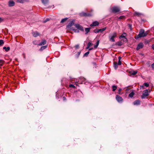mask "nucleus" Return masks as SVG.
Segmentation results:
<instances>
[{
    "label": "nucleus",
    "instance_id": "f257e3e1",
    "mask_svg": "<svg viewBox=\"0 0 154 154\" xmlns=\"http://www.w3.org/2000/svg\"><path fill=\"white\" fill-rule=\"evenodd\" d=\"M147 33L146 32H145L144 30L143 29H140L139 34L137 35L135 38L138 39L139 38L144 37L147 35Z\"/></svg>",
    "mask_w": 154,
    "mask_h": 154
},
{
    "label": "nucleus",
    "instance_id": "f03ea898",
    "mask_svg": "<svg viewBox=\"0 0 154 154\" xmlns=\"http://www.w3.org/2000/svg\"><path fill=\"white\" fill-rule=\"evenodd\" d=\"M117 33L115 32L110 34L109 36V41L112 42H114L115 41L114 38L117 36Z\"/></svg>",
    "mask_w": 154,
    "mask_h": 154
},
{
    "label": "nucleus",
    "instance_id": "7ed1b4c3",
    "mask_svg": "<svg viewBox=\"0 0 154 154\" xmlns=\"http://www.w3.org/2000/svg\"><path fill=\"white\" fill-rule=\"evenodd\" d=\"M85 80L86 79L85 78L81 77L79 78L78 81L77 80L75 81V84L76 85H77L78 84H85L86 83L85 82Z\"/></svg>",
    "mask_w": 154,
    "mask_h": 154
},
{
    "label": "nucleus",
    "instance_id": "20e7f679",
    "mask_svg": "<svg viewBox=\"0 0 154 154\" xmlns=\"http://www.w3.org/2000/svg\"><path fill=\"white\" fill-rule=\"evenodd\" d=\"M149 95L148 90L147 89L145 90L143 93L141 97L142 99L145 98L146 97L148 96Z\"/></svg>",
    "mask_w": 154,
    "mask_h": 154
},
{
    "label": "nucleus",
    "instance_id": "39448f33",
    "mask_svg": "<svg viewBox=\"0 0 154 154\" xmlns=\"http://www.w3.org/2000/svg\"><path fill=\"white\" fill-rule=\"evenodd\" d=\"M116 99L119 103H122L123 101V99L122 97L118 95H116Z\"/></svg>",
    "mask_w": 154,
    "mask_h": 154
},
{
    "label": "nucleus",
    "instance_id": "423d86ee",
    "mask_svg": "<svg viewBox=\"0 0 154 154\" xmlns=\"http://www.w3.org/2000/svg\"><path fill=\"white\" fill-rule=\"evenodd\" d=\"M119 8L118 7L116 6H114L113 7L112 9V12L114 13H116L119 12Z\"/></svg>",
    "mask_w": 154,
    "mask_h": 154
},
{
    "label": "nucleus",
    "instance_id": "0eeeda50",
    "mask_svg": "<svg viewBox=\"0 0 154 154\" xmlns=\"http://www.w3.org/2000/svg\"><path fill=\"white\" fill-rule=\"evenodd\" d=\"M15 5V2L12 0H10L8 2V5L9 7H13Z\"/></svg>",
    "mask_w": 154,
    "mask_h": 154
},
{
    "label": "nucleus",
    "instance_id": "6e6552de",
    "mask_svg": "<svg viewBox=\"0 0 154 154\" xmlns=\"http://www.w3.org/2000/svg\"><path fill=\"white\" fill-rule=\"evenodd\" d=\"M75 26L76 28L82 31H84V29L83 27L82 26L79 25V24H75Z\"/></svg>",
    "mask_w": 154,
    "mask_h": 154
},
{
    "label": "nucleus",
    "instance_id": "1a4fd4ad",
    "mask_svg": "<svg viewBox=\"0 0 154 154\" xmlns=\"http://www.w3.org/2000/svg\"><path fill=\"white\" fill-rule=\"evenodd\" d=\"M74 24V21L73 20L71 21L66 26L67 28L70 29L71 27Z\"/></svg>",
    "mask_w": 154,
    "mask_h": 154
},
{
    "label": "nucleus",
    "instance_id": "9d476101",
    "mask_svg": "<svg viewBox=\"0 0 154 154\" xmlns=\"http://www.w3.org/2000/svg\"><path fill=\"white\" fill-rule=\"evenodd\" d=\"M143 43L140 42L136 48V50L138 51L140 49L142 48L143 47Z\"/></svg>",
    "mask_w": 154,
    "mask_h": 154
},
{
    "label": "nucleus",
    "instance_id": "9b49d317",
    "mask_svg": "<svg viewBox=\"0 0 154 154\" xmlns=\"http://www.w3.org/2000/svg\"><path fill=\"white\" fill-rule=\"evenodd\" d=\"M80 15L81 16H90L91 15L90 14H87L85 12H81L80 13Z\"/></svg>",
    "mask_w": 154,
    "mask_h": 154
},
{
    "label": "nucleus",
    "instance_id": "f8f14e48",
    "mask_svg": "<svg viewBox=\"0 0 154 154\" xmlns=\"http://www.w3.org/2000/svg\"><path fill=\"white\" fill-rule=\"evenodd\" d=\"M99 23L97 21H95L93 22L90 25V26H96L99 25Z\"/></svg>",
    "mask_w": 154,
    "mask_h": 154
},
{
    "label": "nucleus",
    "instance_id": "ddd939ff",
    "mask_svg": "<svg viewBox=\"0 0 154 154\" xmlns=\"http://www.w3.org/2000/svg\"><path fill=\"white\" fill-rule=\"evenodd\" d=\"M126 34L125 32H123L122 33V34L119 36V38H125L126 39V41H125V42H127V39L125 38V36H126Z\"/></svg>",
    "mask_w": 154,
    "mask_h": 154
},
{
    "label": "nucleus",
    "instance_id": "4468645a",
    "mask_svg": "<svg viewBox=\"0 0 154 154\" xmlns=\"http://www.w3.org/2000/svg\"><path fill=\"white\" fill-rule=\"evenodd\" d=\"M32 34L34 37H36L40 35L39 33L37 32H33Z\"/></svg>",
    "mask_w": 154,
    "mask_h": 154
},
{
    "label": "nucleus",
    "instance_id": "2eb2a0df",
    "mask_svg": "<svg viewBox=\"0 0 154 154\" xmlns=\"http://www.w3.org/2000/svg\"><path fill=\"white\" fill-rule=\"evenodd\" d=\"M140 101L139 100H137L133 102V104L134 105H139L140 104Z\"/></svg>",
    "mask_w": 154,
    "mask_h": 154
},
{
    "label": "nucleus",
    "instance_id": "dca6fc26",
    "mask_svg": "<svg viewBox=\"0 0 154 154\" xmlns=\"http://www.w3.org/2000/svg\"><path fill=\"white\" fill-rule=\"evenodd\" d=\"M46 41L45 40H42V42L39 43L38 45L39 46L44 45L46 44Z\"/></svg>",
    "mask_w": 154,
    "mask_h": 154
},
{
    "label": "nucleus",
    "instance_id": "f3484780",
    "mask_svg": "<svg viewBox=\"0 0 154 154\" xmlns=\"http://www.w3.org/2000/svg\"><path fill=\"white\" fill-rule=\"evenodd\" d=\"M137 70L130 71V74L131 75H134L137 73Z\"/></svg>",
    "mask_w": 154,
    "mask_h": 154
},
{
    "label": "nucleus",
    "instance_id": "a211bd4d",
    "mask_svg": "<svg viewBox=\"0 0 154 154\" xmlns=\"http://www.w3.org/2000/svg\"><path fill=\"white\" fill-rule=\"evenodd\" d=\"M90 29V28H86L85 29V34H87L89 32Z\"/></svg>",
    "mask_w": 154,
    "mask_h": 154
},
{
    "label": "nucleus",
    "instance_id": "6ab92c4d",
    "mask_svg": "<svg viewBox=\"0 0 154 154\" xmlns=\"http://www.w3.org/2000/svg\"><path fill=\"white\" fill-rule=\"evenodd\" d=\"M134 15L135 16L139 17L140 15H142V14L137 12H135L134 13Z\"/></svg>",
    "mask_w": 154,
    "mask_h": 154
},
{
    "label": "nucleus",
    "instance_id": "aec40b11",
    "mask_svg": "<svg viewBox=\"0 0 154 154\" xmlns=\"http://www.w3.org/2000/svg\"><path fill=\"white\" fill-rule=\"evenodd\" d=\"M47 47V45L44 46H42L40 48L39 50L40 51H42L45 49H46Z\"/></svg>",
    "mask_w": 154,
    "mask_h": 154
},
{
    "label": "nucleus",
    "instance_id": "412c9836",
    "mask_svg": "<svg viewBox=\"0 0 154 154\" xmlns=\"http://www.w3.org/2000/svg\"><path fill=\"white\" fill-rule=\"evenodd\" d=\"M134 94V92L133 91H132L129 94V97L132 98L133 97Z\"/></svg>",
    "mask_w": 154,
    "mask_h": 154
},
{
    "label": "nucleus",
    "instance_id": "4be33fe9",
    "mask_svg": "<svg viewBox=\"0 0 154 154\" xmlns=\"http://www.w3.org/2000/svg\"><path fill=\"white\" fill-rule=\"evenodd\" d=\"M3 49L4 50H5V51H8L10 49V48L9 47H4L3 48Z\"/></svg>",
    "mask_w": 154,
    "mask_h": 154
},
{
    "label": "nucleus",
    "instance_id": "5701e85b",
    "mask_svg": "<svg viewBox=\"0 0 154 154\" xmlns=\"http://www.w3.org/2000/svg\"><path fill=\"white\" fill-rule=\"evenodd\" d=\"M118 64L116 62H115L114 63V67L115 69L118 68Z\"/></svg>",
    "mask_w": 154,
    "mask_h": 154
},
{
    "label": "nucleus",
    "instance_id": "b1692460",
    "mask_svg": "<svg viewBox=\"0 0 154 154\" xmlns=\"http://www.w3.org/2000/svg\"><path fill=\"white\" fill-rule=\"evenodd\" d=\"M106 27H104V28H102V29H99V32H103V31H104L106 29Z\"/></svg>",
    "mask_w": 154,
    "mask_h": 154
},
{
    "label": "nucleus",
    "instance_id": "393cba45",
    "mask_svg": "<svg viewBox=\"0 0 154 154\" xmlns=\"http://www.w3.org/2000/svg\"><path fill=\"white\" fill-rule=\"evenodd\" d=\"M42 3L44 4L45 5L47 4L48 2V0H41Z\"/></svg>",
    "mask_w": 154,
    "mask_h": 154
},
{
    "label": "nucleus",
    "instance_id": "a878e982",
    "mask_svg": "<svg viewBox=\"0 0 154 154\" xmlns=\"http://www.w3.org/2000/svg\"><path fill=\"white\" fill-rule=\"evenodd\" d=\"M68 19V18H65L63 19H62L60 22L61 23H63L65 22Z\"/></svg>",
    "mask_w": 154,
    "mask_h": 154
},
{
    "label": "nucleus",
    "instance_id": "bb28decb",
    "mask_svg": "<svg viewBox=\"0 0 154 154\" xmlns=\"http://www.w3.org/2000/svg\"><path fill=\"white\" fill-rule=\"evenodd\" d=\"M4 62L5 61L4 60H0V66H2Z\"/></svg>",
    "mask_w": 154,
    "mask_h": 154
},
{
    "label": "nucleus",
    "instance_id": "cd10ccee",
    "mask_svg": "<svg viewBox=\"0 0 154 154\" xmlns=\"http://www.w3.org/2000/svg\"><path fill=\"white\" fill-rule=\"evenodd\" d=\"M112 87L113 91H115L117 88V86L116 85H113Z\"/></svg>",
    "mask_w": 154,
    "mask_h": 154
},
{
    "label": "nucleus",
    "instance_id": "c85d7f7f",
    "mask_svg": "<svg viewBox=\"0 0 154 154\" xmlns=\"http://www.w3.org/2000/svg\"><path fill=\"white\" fill-rule=\"evenodd\" d=\"M99 41H97V42L96 43L95 45L94 46V48H96L98 47V46L99 45Z\"/></svg>",
    "mask_w": 154,
    "mask_h": 154
},
{
    "label": "nucleus",
    "instance_id": "c756f323",
    "mask_svg": "<svg viewBox=\"0 0 154 154\" xmlns=\"http://www.w3.org/2000/svg\"><path fill=\"white\" fill-rule=\"evenodd\" d=\"M4 43V41L3 40H0V46H2Z\"/></svg>",
    "mask_w": 154,
    "mask_h": 154
},
{
    "label": "nucleus",
    "instance_id": "7c9ffc66",
    "mask_svg": "<svg viewBox=\"0 0 154 154\" xmlns=\"http://www.w3.org/2000/svg\"><path fill=\"white\" fill-rule=\"evenodd\" d=\"M94 32L96 33H98L99 32V29H94Z\"/></svg>",
    "mask_w": 154,
    "mask_h": 154
},
{
    "label": "nucleus",
    "instance_id": "2f4dec72",
    "mask_svg": "<svg viewBox=\"0 0 154 154\" xmlns=\"http://www.w3.org/2000/svg\"><path fill=\"white\" fill-rule=\"evenodd\" d=\"M89 51H87V52H86V53H85L84 54V57L87 56L88 55V54H89Z\"/></svg>",
    "mask_w": 154,
    "mask_h": 154
},
{
    "label": "nucleus",
    "instance_id": "473e14b6",
    "mask_svg": "<svg viewBox=\"0 0 154 154\" xmlns=\"http://www.w3.org/2000/svg\"><path fill=\"white\" fill-rule=\"evenodd\" d=\"M125 17L124 16H120L119 18V19H124L125 18Z\"/></svg>",
    "mask_w": 154,
    "mask_h": 154
},
{
    "label": "nucleus",
    "instance_id": "72a5a7b5",
    "mask_svg": "<svg viewBox=\"0 0 154 154\" xmlns=\"http://www.w3.org/2000/svg\"><path fill=\"white\" fill-rule=\"evenodd\" d=\"M17 2L20 3H23V0H17Z\"/></svg>",
    "mask_w": 154,
    "mask_h": 154
},
{
    "label": "nucleus",
    "instance_id": "f704fd0d",
    "mask_svg": "<svg viewBox=\"0 0 154 154\" xmlns=\"http://www.w3.org/2000/svg\"><path fill=\"white\" fill-rule=\"evenodd\" d=\"M143 85L146 87H148L149 86V84L147 83H144Z\"/></svg>",
    "mask_w": 154,
    "mask_h": 154
},
{
    "label": "nucleus",
    "instance_id": "c9c22d12",
    "mask_svg": "<svg viewBox=\"0 0 154 154\" xmlns=\"http://www.w3.org/2000/svg\"><path fill=\"white\" fill-rule=\"evenodd\" d=\"M69 87H70V88H75V86L72 85V84H70L69 85Z\"/></svg>",
    "mask_w": 154,
    "mask_h": 154
},
{
    "label": "nucleus",
    "instance_id": "e433bc0d",
    "mask_svg": "<svg viewBox=\"0 0 154 154\" xmlns=\"http://www.w3.org/2000/svg\"><path fill=\"white\" fill-rule=\"evenodd\" d=\"M49 20V19L47 18L45 20H44L43 22L44 23H45L47 22V21H48Z\"/></svg>",
    "mask_w": 154,
    "mask_h": 154
},
{
    "label": "nucleus",
    "instance_id": "4c0bfd02",
    "mask_svg": "<svg viewBox=\"0 0 154 154\" xmlns=\"http://www.w3.org/2000/svg\"><path fill=\"white\" fill-rule=\"evenodd\" d=\"M117 45L118 46H121L122 44L121 42H119L117 43Z\"/></svg>",
    "mask_w": 154,
    "mask_h": 154
},
{
    "label": "nucleus",
    "instance_id": "58836bf2",
    "mask_svg": "<svg viewBox=\"0 0 154 154\" xmlns=\"http://www.w3.org/2000/svg\"><path fill=\"white\" fill-rule=\"evenodd\" d=\"M149 40H145V43L146 44H149Z\"/></svg>",
    "mask_w": 154,
    "mask_h": 154
},
{
    "label": "nucleus",
    "instance_id": "ea45409f",
    "mask_svg": "<svg viewBox=\"0 0 154 154\" xmlns=\"http://www.w3.org/2000/svg\"><path fill=\"white\" fill-rule=\"evenodd\" d=\"M91 45H92L91 43L90 42H88V44L87 45H88V46H89L90 47V46H91Z\"/></svg>",
    "mask_w": 154,
    "mask_h": 154
},
{
    "label": "nucleus",
    "instance_id": "a19ab883",
    "mask_svg": "<svg viewBox=\"0 0 154 154\" xmlns=\"http://www.w3.org/2000/svg\"><path fill=\"white\" fill-rule=\"evenodd\" d=\"M118 65H121V60H118V63H117Z\"/></svg>",
    "mask_w": 154,
    "mask_h": 154
},
{
    "label": "nucleus",
    "instance_id": "79ce46f5",
    "mask_svg": "<svg viewBox=\"0 0 154 154\" xmlns=\"http://www.w3.org/2000/svg\"><path fill=\"white\" fill-rule=\"evenodd\" d=\"M75 48L76 49H78L79 48V45H77L75 46Z\"/></svg>",
    "mask_w": 154,
    "mask_h": 154
},
{
    "label": "nucleus",
    "instance_id": "37998d69",
    "mask_svg": "<svg viewBox=\"0 0 154 154\" xmlns=\"http://www.w3.org/2000/svg\"><path fill=\"white\" fill-rule=\"evenodd\" d=\"M122 90V89L121 88H119V90H118V91H119V92H118V93L119 94H120V92Z\"/></svg>",
    "mask_w": 154,
    "mask_h": 154
},
{
    "label": "nucleus",
    "instance_id": "c03bdc74",
    "mask_svg": "<svg viewBox=\"0 0 154 154\" xmlns=\"http://www.w3.org/2000/svg\"><path fill=\"white\" fill-rule=\"evenodd\" d=\"M151 67L153 69H154V63L152 64Z\"/></svg>",
    "mask_w": 154,
    "mask_h": 154
},
{
    "label": "nucleus",
    "instance_id": "a18cd8bd",
    "mask_svg": "<svg viewBox=\"0 0 154 154\" xmlns=\"http://www.w3.org/2000/svg\"><path fill=\"white\" fill-rule=\"evenodd\" d=\"M122 59V57H118V60H121V59Z\"/></svg>",
    "mask_w": 154,
    "mask_h": 154
},
{
    "label": "nucleus",
    "instance_id": "49530a36",
    "mask_svg": "<svg viewBox=\"0 0 154 154\" xmlns=\"http://www.w3.org/2000/svg\"><path fill=\"white\" fill-rule=\"evenodd\" d=\"M3 19L1 18L0 17V22H2V21H3Z\"/></svg>",
    "mask_w": 154,
    "mask_h": 154
},
{
    "label": "nucleus",
    "instance_id": "de8ad7c7",
    "mask_svg": "<svg viewBox=\"0 0 154 154\" xmlns=\"http://www.w3.org/2000/svg\"><path fill=\"white\" fill-rule=\"evenodd\" d=\"M152 48L154 50V44L152 45Z\"/></svg>",
    "mask_w": 154,
    "mask_h": 154
},
{
    "label": "nucleus",
    "instance_id": "09e8293b",
    "mask_svg": "<svg viewBox=\"0 0 154 154\" xmlns=\"http://www.w3.org/2000/svg\"><path fill=\"white\" fill-rule=\"evenodd\" d=\"M63 100H65L66 99V98L65 97H63Z\"/></svg>",
    "mask_w": 154,
    "mask_h": 154
},
{
    "label": "nucleus",
    "instance_id": "8fccbe9b",
    "mask_svg": "<svg viewBox=\"0 0 154 154\" xmlns=\"http://www.w3.org/2000/svg\"><path fill=\"white\" fill-rule=\"evenodd\" d=\"M90 47L89 46H88V45H87V47H86V49H89V48Z\"/></svg>",
    "mask_w": 154,
    "mask_h": 154
},
{
    "label": "nucleus",
    "instance_id": "3c124183",
    "mask_svg": "<svg viewBox=\"0 0 154 154\" xmlns=\"http://www.w3.org/2000/svg\"><path fill=\"white\" fill-rule=\"evenodd\" d=\"M92 49H93V48H90L89 49V50L90 51V50H92Z\"/></svg>",
    "mask_w": 154,
    "mask_h": 154
},
{
    "label": "nucleus",
    "instance_id": "603ef678",
    "mask_svg": "<svg viewBox=\"0 0 154 154\" xmlns=\"http://www.w3.org/2000/svg\"><path fill=\"white\" fill-rule=\"evenodd\" d=\"M140 88H143V86H140Z\"/></svg>",
    "mask_w": 154,
    "mask_h": 154
},
{
    "label": "nucleus",
    "instance_id": "864d4df0",
    "mask_svg": "<svg viewBox=\"0 0 154 154\" xmlns=\"http://www.w3.org/2000/svg\"><path fill=\"white\" fill-rule=\"evenodd\" d=\"M80 53H81V52H79L78 53V54L79 55L80 54Z\"/></svg>",
    "mask_w": 154,
    "mask_h": 154
},
{
    "label": "nucleus",
    "instance_id": "5fc2aeb1",
    "mask_svg": "<svg viewBox=\"0 0 154 154\" xmlns=\"http://www.w3.org/2000/svg\"><path fill=\"white\" fill-rule=\"evenodd\" d=\"M129 25L130 27H131V25H130V24H129Z\"/></svg>",
    "mask_w": 154,
    "mask_h": 154
},
{
    "label": "nucleus",
    "instance_id": "6e6d98bb",
    "mask_svg": "<svg viewBox=\"0 0 154 154\" xmlns=\"http://www.w3.org/2000/svg\"><path fill=\"white\" fill-rule=\"evenodd\" d=\"M33 43L34 44H35V45H36V44H35V42H33Z\"/></svg>",
    "mask_w": 154,
    "mask_h": 154
},
{
    "label": "nucleus",
    "instance_id": "4d7b16f0",
    "mask_svg": "<svg viewBox=\"0 0 154 154\" xmlns=\"http://www.w3.org/2000/svg\"><path fill=\"white\" fill-rule=\"evenodd\" d=\"M33 43L34 44H35V45H36V44H35V42H33Z\"/></svg>",
    "mask_w": 154,
    "mask_h": 154
},
{
    "label": "nucleus",
    "instance_id": "13d9d810",
    "mask_svg": "<svg viewBox=\"0 0 154 154\" xmlns=\"http://www.w3.org/2000/svg\"><path fill=\"white\" fill-rule=\"evenodd\" d=\"M78 32H79V31L78 30V31H77Z\"/></svg>",
    "mask_w": 154,
    "mask_h": 154
}]
</instances>
